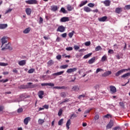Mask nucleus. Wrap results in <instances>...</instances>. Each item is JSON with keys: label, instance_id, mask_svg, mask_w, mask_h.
<instances>
[{"label": "nucleus", "instance_id": "obj_8", "mask_svg": "<svg viewBox=\"0 0 130 130\" xmlns=\"http://www.w3.org/2000/svg\"><path fill=\"white\" fill-rule=\"evenodd\" d=\"M110 88L112 94H113V93H116V88L115 86L111 85Z\"/></svg>", "mask_w": 130, "mask_h": 130}, {"label": "nucleus", "instance_id": "obj_14", "mask_svg": "<svg viewBox=\"0 0 130 130\" xmlns=\"http://www.w3.org/2000/svg\"><path fill=\"white\" fill-rule=\"evenodd\" d=\"M69 21H70V19H69V17H62L60 19V22H69Z\"/></svg>", "mask_w": 130, "mask_h": 130}, {"label": "nucleus", "instance_id": "obj_51", "mask_svg": "<svg viewBox=\"0 0 130 130\" xmlns=\"http://www.w3.org/2000/svg\"><path fill=\"white\" fill-rule=\"evenodd\" d=\"M9 81L8 79H6V80H0V83H7Z\"/></svg>", "mask_w": 130, "mask_h": 130}, {"label": "nucleus", "instance_id": "obj_39", "mask_svg": "<svg viewBox=\"0 0 130 130\" xmlns=\"http://www.w3.org/2000/svg\"><path fill=\"white\" fill-rule=\"evenodd\" d=\"M104 117L105 118H109V117H110V118H112V115H111L110 114H107L104 116Z\"/></svg>", "mask_w": 130, "mask_h": 130}, {"label": "nucleus", "instance_id": "obj_38", "mask_svg": "<svg viewBox=\"0 0 130 130\" xmlns=\"http://www.w3.org/2000/svg\"><path fill=\"white\" fill-rule=\"evenodd\" d=\"M101 49H102V48L101 47V46H98L95 49V51H99V50H101Z\"/></svg>", "mask_w": 130, "mask_h": 130}, {"label": "nucleus", "instance_id": "obj_22", "mask_svg": "<svg viewBox=\"0 0 130 130\" xmlns=\"http://www.w3.org/2000/svg\"><path fill=\"white\" fill-rule=\"evenodd\" d=\"M63 73H64V71H60V72H59L57 73H53L52 74V76H60V75H62V74H63Z\"/></svg>", "mask_w": 130, "mask_h": 130}, {"label": "nucleus", "instance_id": "obj_61", "mask_svg": "<svg viewBox=\"0 0 130 130\" xmlns=\"http://www.w3.org/2000/svg\"><path fill=\"white\" fill-rule=\"evenodd\" d=\"M74 49H75V50H78V49H80V47L77 45H75Z\"/></svg>", "mask_w": 130, "mask_h": 130}, {"label": "nucleus", "instance_id": "obj_35", "mask_svg": "<svg viewBox=\"0 0 130 130\" xmlns=\"http://www.w3.org/2000/svg\"><path fill=\"white\" fill-rule=\"evenodd\" d=\"M62 123H63V119H61L58 122V125H62Z\"/></svg>", "mask_w": 130, "mask_h": 130}, {"label": "nucleus", "instance_id": "obj_20", "mask_svg": "<svg viewBox=\"0 0 130 130\" xmlns=\"http://www.w3.org/2000/svg\"><path fill=\"white\" fill-rule=\"evenodd\" d=\"M18 64L21 66H25L26 64V60H22L18 62Z\"/></svg>", "mask_w": 130, "mask_h": 130}, {"label": "nucleus", "instance_id": "obj_36", "mask_svg": "<svg viewBox=\"0 0 130 130\" xmlns=\"http://www.w3.org/2000/svg\"><path fill=\"white\" fill-rule=\"evenodd\" d=\"M67 102H70V99H66L63 100V101L61 102L60 103V104H62L63 103H66Z\"/></svg>", "mask_w": 130, "mask_h": 130}, {"label": "nucleus", "instance_id": "obj_41", "mask_svg": "<svg viewBox=\"0 0 130 130\" xmlns=\"http://www.w3.org/2000/svg\"><path fill=\"white\" fill-rule=\"evenodd\" d=\"M60 12L63 13V14H67L68 13V12L66 11V9L63 8H61Z\"/></svg>", "mask_w": 130, "mask_h": 130}, {"label": "nucleus", "instance_id": "obj_54", "mask_svg": "<svg viewBox=\"0 0 130 130\" xmlns=\"http://www.w3.org/2000/svg\"><path fill=\"white\" fill-rule=\"evenodd\" d=\"M66 50L68 51H71V50H73V47H69L66 48Z\"/></svg>", "mask_w": 130, "mask_h": 130}, {"label": "nucleus", "instance_id": "obj_45", "mask_svg": "<svg viewBox=\"0 0 130 130\" xmlns=\"http://www.w3.org/2000/svg\"><path fill=\"white\" fill-rule=\"evenodd\" d=\"M87 6L88 7H89L90 8H94V7L95 6V4H93V3H89Z\"/></svg>", "mask_w": 130, "mask_h": 130}, {"label": "nucleus", "instance_id": "obj_27", "mask_svg": "<svg viewBox=\"0 0 130 130\" xmlns=\"http://www.w3.org/2000/svg\"><path fill=\"white\" fill-rule=\"evenodd\" d=\"M67 10L68 11H73V10H74V7H73L70 5H68L67 6Z\"/></svg>", "mask_w": 130, "mask_h": 130}, {"label": "nucleus", "instance_id": "obj_44", "mask_svg": "<svg viewBox=\"0 0 130 130\" xmlns=\"http://www.w3.org/2000/svg\"><path fill=\"white\" fill-rule=\"evenodd\" d=\"M55 89H66V87L65 86H55Z\"/></svg>", "mask_w": 130, "mask_h": 130}, {"label": "nucleus", "instance_id": "obj_18", "mask_svg": "<svg viewBox=\"0 0 130 130\" xmlns=\"http://www.w3.org/2000/svg\"><path fill=\"white\" fill-rule=\"evenodd\" d=\"M95 59H96V57H93L92 58H91L90 59L88 60V63L89 64H92V63H94V62H95Z\"/></svg>", "mask_w": 130, "mask_h": 130}, {"label": "nucleus", "instance_id": "obj_58", "mask_svg": "<svg viewBox=\"0 0 130 130\" xmlns=\"http://www.w3.org/2000/svg\"><path fill=\"white\" fill-rule=\"evenodd\" d=\"M67 33H64V34H62L61 35V36H62V37L63 38H67Z\"/></svg>", "mask_w": 130, "mask_h": 130}, {"label": "nucleus", "instance_id": "obj_19", "mask_svg": "<svg viewBox=\"0 0 130 130\" xmlns=\"http://www.w3.org/2000/svg\"><path fill=\"white\" fill-rule=\"evenodd\" d=\"M51 10L53 12H56L58 10V7L57 6H52L51 7Z\"/></svg>", "mask_w": 130, "mask_h": 130}, {"label": "nucleus", "instance_id": "obj_25", "mask_svg": "<svg viewBox=\"0 0 130 130\" xmlns=\"http://www.w3.org/2000/svg\"><path fill=\"white\" fill-rule=\"evenodd\" d=\"M8 27V24H0V29H6Z\"/></svg>", "mask_w": 130, "mask_h": 130}, {"label": "nucleus", "instance_id": "obj_64", "mask_svg": "<svg viewBox=\"0 0 130 130\" xmlns=\"http://www.w3.org/2000/svg\"><path fill=\"white\" fill-rule=\"evenodd\" d=\"M91 12H93V13H98L99 12V10H98V9H96L95 10H92Z\"/></svg>", "mask_w": 130, "mask_h": 130}, {"label": "nucleus", "instance_id": "obj_12", "mask_svg": "<svg viewBox=\"0 0 130 130\" xmlns=\"http://www.w3.org/2000/svg\"><path fill=\"white\" fill-rule=\"evenodd\" d=\"M83 11L84 12H86V13H90V12H92V10L91 9V8L87 6L84 7Z\"/></svg>", "mask_w": 130, "mask_h": 130}, {"label": "nucleus", "instance_id": "obj_57", "mask_svg": "<svg viewBox=\"0 0 130 130\" xmlns=\"http://www.w3.org/2000/svg\"><path fill=\"white\" fill-rule=\"evenodd\" d=\"M85 94H81V95H80L78 97V99H81L82 98H85Z\"/></svg>", "mask_w": 130, "mask_h": 130}, {"label": "nucleus", "instance_id": "obj_1", "mask_svg": "<svg viewBox=\"0 0 130 130\" xmlns=\"http://www.w3.org/2000/svg\"><path fill=\"white\" fill-rule=\"evenodd\" d=\"M25 3L27 5H37L38 2L37 0H27L25 1Z\"/></svg>", "mask_w": 130, "mask_h": 130}, {"label": "nucleus", "instance_id": "obj_48", "mask_svg": "<svg viewBox=\"0 0 130 130\" xmlns=\"http://www.w3.org/2000/svg\"><path fill=\"white\" fill-rule=\"evenodd\" d=\"M102 71H103V69H101V68H98L96 69V74H98V73H99V72H102Z\"/></svg>", "mask_w": 130, "mask_h": 130}, {"label": "nucleus", "instance_id": "obj_55", "mask_svg": "<svg viewBox=\"0 0 130 130\" xmlns=\"http://www.w3.org/2000/svg\"><path fill=\"white\" fill-rule=\"evenodd\" d=\"M39 24H43V18L42 17H40Z\"/></svg>", "mask_w": 130, "mask_h": 130}, {"label": "nucleus", "instance_id": "obj_16", "mask_svg": "<svg viewBox=\"0 0 130 130\" xmlns=\"http://www.w3.org/2000/svg\"><path fill=\"white\" fill-rule=\"evenodd\" d=\"M115 12L116 14H120L122 12V8H116Z\"/></svg>", "mask_w": 130, "mask_h": 130}, {"label": "nucleus", "instance_id": "obj_63", "mask_svg": "<svg viewBox=\"0 0 130 130\" xmlns=\"http://www.w3.org/2000/svg\"><path fill=\"white\" fill-rule=\"evenodd\" d=\"M94 119L95 120H98V119H99V116L98 115H96L94 116Z\"/></svg>", "mask_w": 130, "mask_h": 130}, {"label": "nucleus", "instance_id": "obj_17", "mask_svg": "<svg viewBox=\"0 0 130 130\" xmlns=\"http://www.w3.org/2000/svg\"><path fill=\"white\" fill-rule=\"evenodd\" d=\"M25 12L28 16H30V15H31V13H32V10L31 8H26L25 9Z\"/></svg>", "mask_w": 130, "mask_h": 130}, {"label": "nucleus", "instance_id": "obj_49", "mask_svg": "<svg viewBox=\"0 0 130 130\" xmlns=\"http://www.w3.org/2000/svg\"><path fill=\"white\" fill-rule=\"evenodd\" d=\"M124 9L125 10H130V5H125Z\"/></svg>", "mask_w": 130, "mask_h": 130}, {"label": "nucleus", "instance_id": "obj_23", "mask_svg": "<svg viewBox=\"0 0 130 130\" xmlns=\"http://www.w3.org/2000/svg\"><path fill=\"white\" fill-rule=\"evenodd\" d=\"M71 119H69L66 123V126L68 129H70V125H71Z\"/></svg>", "mask_w": 130, "mask_h": 130}, {"label": "nucleus", "instance_id": "obj_53", "mask_svg": "<svg viewBox=\"0 0 130 130\" xmlns=\"http://www.w3.org/2000/svg\"><path fill=\"white\" fill-rule=\"evenodd\" d=\"M13 11V9H9L8 10H7L5 12V14H8V13H11Z\"/></svg>", "mask_w": 130, "mask_h": 130}, {"label": "nucleus", "instance_id": "obj_37", "mask_svg": "<svg viewBox=\"0 0 130 130\" xmlns=\"http://www.w3.org/2000/svg\"><path fill=\"white\" fill-rule=\"evenodd\" d=\"M8 63H4V62H0V66L1 67H7V66H8Z\"/></svg>", "mask_w": 130, "mask_h": 130}, {"label": "nucleus", "instance_id": "obj_13", "mask_svg": "<svg viewBox=\"0 0 130 130\" xmlns=\"http://www.w3.org/2000/svg\"><path fill=\"white\" fill-rule=\"evenodd\" d=\"M98 20L100 22H105L107 20V16H103L101 18H99Z\"/></svg>", "mask_w": 130, "mask_h": 130}, {"label": "nucleus", "instance_id": "obj_5", "mask_svg": "<svg viewBox=\"0 0 130 130\" xmlns=\"http://www.w3.org/2000/svg\"><path fill=\"white\" fill-rule=\"evenodd\" d=\"M1 50H5V49H9V50H13V47L10 46V44H7L5 47H2Z\"/></svg>", "mask_w": 130, "mask_h": 130}, {"label": "nucleus", "instance_id": "obj_43", "mask_svg": "<svg viewBox=\"0 0 130 130\" xmlns=\"http://www.w3.org/2000/svg\"><path fill=\"white\" fill-rule=\"evenodd\" d=\"M106 59H107V56L104 55L102 57V59L101 60L103 62V61H105V60H106Z\"/></svg>", "mask_w": 130, "mask_h": 130}, {"label": "nucleus", "instance_id": "obj_26", "mask_svg": "<svg viewBox=\"0 0 130 130\" xmlns=\"http://www.w3.org/2000/svg\"><path fill=\"white\" fill-rule=\"evenodd\" d=\"M30 30H31V28H30V27L27 28L23 30V33L24 34H28V33H29V32H30Z\"/></svg>", "mask_w": 130, "mask_h": 130}, {"label": "nucleus", "instance_id": "obj_9", "mask_svg": "<svg viewBox=\"0 0 130 130\" xmlns=\"http://www.w3.org/2000/svg\"><path fill=\"white\" fill-rule=\"evenodd\" d=\"M103 3L105 4V7H109L110 4H111V1H110V0H106Z\"/></svg>", "mask_w": 130, "mask_h": 130}, {"label": "nucleus", "instance_id": "obj_52", "mask_svg": "<svg viewBox=\"0 0 130 130\" xmlns=\"http://www.w3.org/2000/svg\"><path fill=\"white\" fill-rule=\"evenodd\" d=\"M43 107H44V109H48L49 108V106L48 105H44Z\"/></svg>", "mask_w": 130, "mask_h": 130}, {"label": "nucleus", "instance_id": "obj_11", "mask_svg": "<svg viewBox=\"0 0 130 130\" xmlns=\"http://www.w3.org/2000/svg\"><path fill=\"white\" fill-rule=\"evenodd\" d=\"M30 120H31V118L30 117H27L24 119L23 122L25 125H27L28 122H29Z\"/></svg>", "mask_w": 130, "mask_h": 130}, {"label": "nucleus", "instance_id": "obj_56", "mask_svg": "<svg viewBox=\"0 0 130 130\" xmlns=\"http://www.w3.org/2000/svg\"><path fill=\"white\" fill-rule=\"evenodd\" d=\"M23 111V108H20L17 110L18 113H21Z\"/></svg>", "mask_w": 130, "mask_h": 130}, {"label": "nucleus", "instance_id": "obj_46", "mask_svg": "<svg viewBox=\"0 0 130 130\" xmlns=\"http://www.w3.org/2000/svg\"><path fill=\"white\" fill-rule=\"evenodd\" d=\"M20 89H28V85H21Z\"/></svg>", "mask_w": 130, "mask_h": 130}, {"label": "nucleus", "instance_id": "obj_7", "mask_svg": "<svg viewBox=\"0 0 130 130\" xmlns=\"http://www.w3.org/2000/svg\"><path fill=\"white\" fill-rule=\"evenodd\" d=\"M113 126V121L110 120L109 123L106 126V128L108 129L111 128Z\"/></svg>", "mask_w": 130, "mask_h": 130}, {"label": "nucleus", "instance_id": "obj_47", "mask_svg": "<svg viewBox=\"0 0 130 130\" xmlns=\"http://www.w3.org/2000/svg\"><path fill=\"white\" fill-rule=\"evenodd\" d=\"M85 46H90V45H91V42L90 41L86 42L85 43Z\"/></svg>", "mask_w": 130, "mask_h": 130}, {"label": "nucleus", "instance_id": "obj_34", "mask_svg": "<svg viewBox=\"0 0 130 130\" xmlns=\"http://www.w3.org/2000/svg\"><path fill=\"white\" fill-rule=\"evenodd\" d=\"M53 63H54V62L52 60H50L47 62V64H48L49 67H51V66H52V64H53Z\"/></svg>", "mask_w": 130, "mask_h": 130}, {"label": "nucleus", "instance_id": "obj_28", "mask_svg": "<svg viewBox=\"0 0 130 130\" xmlns=\"http://www.w3.org/2000/svg\"><path fill=\"white\" fill-rule=\"evenodd\" d=\"M92 53L87 54L84 56L83 58H84V59L89 58V57H90L91 56V55H92Z\"/></svg>", "mask_w": 130, "mask_h": 130}, {"label": "nucleus", "instance_id": "obj_40", "mask_svg": "<svg viewBox=\"0 0 130 130\" xmlns=\"http://www.w3.org/2000/svg\"><path fill=\"white\" fill-rule=\"evenodd\" d=\"M35 72V69L32 68L28 70V74H33Z\"/></svg>", "mask_w": 130, "mask_h": 130}, {"label": "nucleus", "instance_id": "obj_15", "mask_svg": "<svg viewBox=\"0 0 130 130\" xmlns=\"http://www.w3.org/2000/svg\"><path fill=\"white\" fill-rule=\"evenodd\" d=\"M77 70H78V69L75 68H73V69H69L67 71V73H68L69 74L71 73H73L74 72H76V71H77Z\"/></svg>", "mask_w": 130, "mask_h": 130}, {"label": "nucleus", "instance_id": "obj_10", "mask_svg": "<svg viewBox=\"0 0 130 130\" xmlns=\"http://www.w3.org/2000/svg\"><path fill=\"white\" fill-rule=\"evenodd\" d=\"M111 74H112V72L111 71H108L103 74L102 76L104 77H107L109 76V75H111Z\"/></svg>", "mask_w": 130, "mask_h": 130}, {"label": "nucleus", "instance_id": "obj_33", "mask_svg": "<svg viewBox=\"0 0 130 130\" xmlns=\"http://www.w3.org/2000/svg\"><path fill=\"white\" fill-rule=\"evenodd\" d=\"M39 124H43L44 123V119H39L38 120Z\"/></svg>", "mask_w": 130, "mask_h": 130}, {"label": "nucleus", "instance_id": "obj_50", "mask_svg": "<svg viewBox=\"0 0 130 130\" xmlns=\"http://www.w3.org/2000/svg\"><path fill=\"white\" fill-rule=\"evenodd\" d=\"M62 114V109H60L58 113V116H60Z\"/></svg>", "mask_w": 130, "mask_h": 130}, {"label": "nucleus", "instance_id": "obj_2", "mask_svg": "<svg viewBox=\"0 0 130 130\" xmlns=\"http://www.w3.org/2000/svg\"><path fill=\"white\" fill-rule=\"evenodd\" d=\"M125 71H128V70L122 69L121 70H119V71H118L117 73H115L116 77H119V76H120V75H121V74H122V73H124V72H125Z\"/></svg>", "mask_w": 130, "mask_h": 130}, {"label": "nucleus", "instance_id": "obj_42", "mask_svg": "<svg viewBox=\"0 0 130 130\" xmlns=\"http://www.w3.org/2000/svg\"><path fill=\"white\" fill-rule=\"evenodd\" d=\"M69 67V65H63V66H61L60 67V69H67V68H68Z\"/></svg>", "mask_w": 130, "mask_h": 130}, {"label": "nucleus", "instance_id": "obj_30", "mask_svg": "<svg viewBox=\"0 0 130 130\" xmlns=\"http://www.w3.org/2000/svg\"><path fill=\"white\" fill-rule=\"evenodd\" d=\"M60 95L62 98H66L67 97V93L62 92L60 93Z\"/></svg>", "mask_w": 130, "mask_h": 130}, {"label": "nucleus", "instance_id": "obj_32", "mask_svg": "<svg viewBox=\"0 0 130 130\" xmlns=\"http://www.w3.org/2000/svg\"><path fill=\"white\" fill-rule=\"evenodd\" d=\"M74 34H75V31L73 30L71 32H70L68 35L70 38H72L73 36H74Z\"/></svg>", "mask_w": 130, "mask_h": 130}, {"label": "nucleus", "instance_id": "obj_3", "mask_svg": "<svg viewBox=\"0 0 130 130\" xmlns=\"http://www.w3.org/2000/svg\"><path fill=\"white\" fill-rule=\"evenodd\" d=\"M1 40L2 43V45L1 46L2 48L4 46V44H5V43H8V38L6 37H3Z\"/></svg>", "mask_w": 130, "mask_h": 130}, {"label": "nucleus", "instance_id": "obj_24", "mask_svg": "<svg viewBox=\"0 0 130 130\" xmlns=\"http://www.w3.org/2000/svg\"><path fill=\"white\" fill-rule=\"evenodd\" d=\"M88 3V1H85L81 2V4L79 5L80 8H82L83 6H85L86 4Z\"/></svg>", "mask_w": 130, "mask_h": 130}, {"label": "nucleus", "instance_id": "obj_60", "mask_svg": "<svg viewBox=\"0 0 130 130\" xmlns=\"http://www.w3.org/2000/svg\"><path fill=\"white\" fill-rule=\"evenodd\" d=\"M4 109H5V107H4V106H0V112H1V111H3L4 110Z\"/></svg>", "mask_w": 130, "mask_h": 130}, {"label": "nucleus", "instance_id": "obj_6", "mask_svg": "<svg viewBox=\"0 0 130 130\" xmlns=\"http://www.w3.org/2000/svg\"><path fill=\"white\" fill-rule=\"evenodd\" d=\"M38 95L40 99H43V95H44V91L43 90H40L39 91Z\"/></svg>", "mask_w": 130, "mask_h": 130}, {"label": "nucleus", "instance_id": "obj_62", "mask_svg": "<svg viewBox=\"0 0 130 130\" xmlns=\"http://www.w3.org/2000/svg\"><path fill=\"white\" fill-rule=\"evenodd\" d=\"M108 53H110L111 54L112 53H114V51H113V50L112 49H110L108 51Z\"/></svg>", "mask_w": 130, "mask_h": 130}, {"label": "nucleus", "instance_id": "obj_4", "mask_svg": "<svg viewBox=\"0 0 130 130\" xmlns=\"http://www.w3.org/2000/svg\"><path fill=\"white\" fill-rule=\"evenodd\" d=\"M66 28L62 25L58 26V28L56 30L57 32H61V33H62V32H64Z\"/></svg>", "mask_w": 130, "mask_h": 130}, {"label": "nucleus", "instance_id": "obj_29", "mask_svg": "<svg viewBox=\"0 0 130 130\" xmlns=\"http://www.w3.org/2000/svg\"><path fill=\"white\" fill-rule=\"evenodd\" d=\"M73 91H79L80 90V88L78 87V86H75L72 87Z\"/></svg>", "mask_w": 130, "mask_h": 130}, {"label": "nucleus", "instance_id": "obj_31", "mask_svg": "<svg viewBox=\"0 0 130 130\" xmlns=\"http://www.w3.org/2000/svg\"><path fill=\"white\" fill-rule=\"evenodd\" d=\"M77 116H78V115H77V114L73 113L70 116V119H73L77 117Z\"/></svg>", "mask_w": 130, "mask_h": 130}, {"label": "nucleus", "instance_id": "obj_59", "mask_svg": "<svg viewBox=\"0 0 130 130\" xmlns=\"http://www.w3.org/2000/svg\"><path fill=\"white\" fill-rule=\"evenodd\" d=\"M119 105L121 107H124V104L122 102L119 103Z\"/></svg>", "mask_w": 130, "mask_h": 130}, {"label": "nucleus", "instance_id": "obj_21", "mask_svg": "<svg viewBox=\"0 0 130 130\" xmlns=\"http://www.w3.org/2000/svg\"><path fill=\"white\" fill-rule=\"evenodd\" d=\"M41 86H50V87H53L54 86V84L49 83H42Z\"/></svg>", "mask_w": 130, "mask_h": 130}]
</instances>
